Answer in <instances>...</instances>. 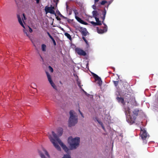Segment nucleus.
I'll use <instances>...</instances> for the list:
<instances>
[{
  "instance_id": "f257e3e1",
  "label": "nucleus",
  "mask_w": 158,
  "mask_h": 158,
  "mask_svg": "<svg viewBox=\"0 0 158 158\" xmlns=\"http://www.w3.org/2000/svg\"><path fill=\"white\" fill-rule=\"evenodd\" d=\"M17 17L19 23L23 28V31L24 34L31 40L35 47V49L39 53L40 45L39 40L36 38L32 39L31 37V33L33 31L32 30L29 26L25 24L24 25V20L26 19L24 14H23V15L21 16V17L19 15H18Z\"/></svg>"
},
{
  "instance_id": "f03ea898",
  "label": "nucleus",
  "mask_w": 158,
  "mask_h": 158,
  "mask_svg": "<svg viewBox=\"0 0 158 158\" xmlns=\"http://www.w3.org/2000/svg\"><path fill=\"white\" fill-rule=\"evenodd\" d=\"M139 110L138 109H135L132 112L130 111L129 107L125 108V114L127 116V120L131 124L134 123L138 115Z\"/></svg>"
},
{
  "instance_id": "7ed1b4c3",
  "label": "nucleus",
  "mask_w": 158,
  "mask_h": 158,
  "mask_svg": "<svg viewBox=\"0 0 158 158\" xmlns=\"http://www.w3.org/2000/svg\"><path fill=\"white\" fill-rule=\"evenodd\" d=\"M52 133L55 139V140L53 138H50V140L55 148H56L58 151H60L61 150V148L58 144L57 142L60 144L64 151L66 153H68L69 152V149L68 148L66 145L64 144L61 140L59 139L58 137L57 136L56 134L54 131H52Z\"/></svg>"
},
{
  "instance_id": "20e7f679",
  "label": "nucleus",
  "mask_w": 158,
  "mask_h": 158,
  "mask_svg": "<svg viewBox=\"0 0 158 158\" xmlns=\"http://www.w3.org/2000/svg\"><path fill=\"white\" fill-rule=\"evenodd\" d=\"M80 141V138L78 137L73 138L72 137H70L68 139V142L70 145L71 149H76L78 147Z\"/></svg>"
},
{
  "instance_id": "39448f33",
  "label": "nucleus",
  "mask_w": 158,
  "mask_h": 158,
  "mask_svg": "<svg viewBox=\"0 0 158 158\" xmlns=\"http://www.w3.org/2000/svg\"><path fill=\"white\" fill-rule=\"evenodd\" d=\"M70 115L69 120V126L71 127L75 125L78 122L77 116L75 114L74 111L71 110L69 112Z\"/></svg>"
},
{
  "instance_id": "423d86ee",
  "label": "nucleus",
  "mask_w": 158,
  "mask_h": 158,
  "mask_svg": "<svg viewBox=\"0 0 158 158\" xmlns=\"http://www.w3.org/2000/svg\"><path fill=\"white\" fill-rule=\"evenodd\" d=\"M102 16H101V18L102 19L103 21H102V23L104 25V26L103 27V29H99L98 27H97V31L98 33L99 34H102L105 32H106L107 30V26L105 24V23L104 22V21L105 18V16L106 14V11L105 9H104V10L102 11Z\"/></svg>"
},
{
  "instance_id": "0eeeda50",
  "label": "nucleus",
  "mask_w": 158,
  "mask_h": 158,
  "mask_svg": "<svg viewBox=\"0 0 158 158\" xmlns=\"http://www.w3.org/2000/svg\"><path fill=\"white\" fill-rule=\"evenodd\" d=\"M130 93L128 91V90H126L123 91L122 93V95L124 97V99L125 102L127 103L131 102L132 99L133 98H132L130 94Z\"/></svg>"
},
{
  "instance_id": "6e6552de",
  "label": "nucleus",
  "mask_w": 158,
  "mask_h": 158,
  "mask_svg": "<svg viewBox=\"0 0 158 158\" xmlns=\"http://www.w3.org/2000/svg\"><path fill=\"white\" fill-rule=\"evenodd\" d=\"M140 136L143 140H145L148 136L147 133L146 131L144 129H141L140 133Z\"/></svg>"
},
{
  "instance_id": "1a4fd4ad",
  "label": "nucleus",
  "mask_w": 158,
  "mask_h": 158,
  "mask_svg": "<svg viewBox=\"0 0 158 158\" xmlns=\"http://www.w3.org/2000/svg\"><path fill=\"white\" fill-rule=\"evenodd\" d=\"M46 74L47 77V78H48V80L50 82V84L53 87V88L56 89V87L55 84L52 81L51 76L49 74V73L47 72H46Z\"/></svg>"
},
{
  "instance_id": "9d476101",
  "label": "nucleus",
  "mask_w": 158,
  "mask_h": 158,
  "mask_svg": "<svg viewBox=\"0 0 158 158\" xmlns=\"http://www.w3.org/2000/svg\"><path fill=\"white\" fill-rule=\"evenodd\" d=\"M78 30L83 36H86L88 33L86 28L82 27H79Z\"/></svg>"
},
{
  "instance_id": "9b49d317",
  "label": "nucleus",
  "mask_w": 158,
  "mask_h": 158,
  "mask_svg": "<svg viewBox=\"0 0 158 158\" xmlns=\"http://www.w3.org/2000/svg\"><path fill=\"white\" fill-rule=\"evenodd\" d=\"M76 52L79 55L81 56H85L86 54L85 51L79 48L76 49Z\"/></svg>"
},
{
  "instance_id": "f8f14e48",
  "label": "nucleus",
  "mask_w": 158,
  "mask_h": 158,
  "mask_svg": "<svg viewBox=\"0 0 158 158\" xmlns=\"http://www.w3.org/2000/svg\"><path fill=\"white\" fill-rule=\"evenodd\" d=\"M45 10L46 12V14L48 13H49L51 14H53L55 15L56 16V14L55 13L54 10H52L49 7L46 6L45 7Z\"/></svg>"
},
{
  "instance_id": "ddd939ff",
  "label": "nucleus",
  "mask_w": 158,
  "mask_h": 158,
  "mask_svg": "<svg viewBox=\"0 0 158 158\" xmlns=\"http://www.w3.org/2000/svg\"><path fill=\"white\" fill-rule=\"evenodd\" d=\"M93 75L95 78V80L96 81H98L99 84V85L101 84H102V81L101 78L99 77V76L97 74L94 73H93Z\"/></svg>"
},
{
  "instance_id": "4468645a",
  "label": "nucleus",
  "mask_w": 158,
  "mask_h": 158,
  "mask_svg": "<svg viewBox=\"0 0 158 158\" xmlns=\"http://www.w3.org/2000/svg\"><path fill=\"white\" fill-rule=\"evenodd\" d=\"M93 75L95 78V80L96 81H98L99 84V85L101 84H102V81L101 78L99 77V76L97 74L94 73H93Z\"/></svg>"
},
{
  "instance_id": "2eb2a0df",
  "label": "nucleus",
  "mask_w": 158,
  "mask_h": 158,
  "mask_svg": "<svg viewBox=\"0 0 158 158\" xmlns=\"http://www.w3.org/2000/svg\"><path fill=\"white\" fill-rule=\"evenodd\" d=\"M93 75L95 78V80L96 81H98L99 84V85L101 84H102V81L101 78L99 77V76L97 74L94 73H93Z\"/></svg>"
},
{
  "instance_id": "dca6fc26",
  "label": "nucleus",
  "mask_w": 158,
  "mask_h": 158,
  "mask_svg": "<svg viewBox=\"0 0 158 158\" xmlns=\"http://www.w3.org/2000/svg\"><path fill=\"white\" fill-rule=\"evenodd\" d=\"M93 75L95 78V80L96 81H98L99 84V85L101 84H102V81L101 78L99 77V76L97 74L94 73H93Z\"/></svg>"
},
{
  "instance_id": "f3484780",
  "label": "nucleus",
  "mask_w": 158,
  "mask_h": 158,
  "mask_svg": "<svg viewBox=\"0 0 158 158\" xmlns=\"http://www.w3.org/2000/svg\"><path fill=\"white\" fill-rule=\"evenodd\" d=\"M93 75L95 78V80L96 81H98L99 84V85L101 84H102V81L101 78L99 77V76L97 74L94 73H93Z\"/></svg>"
},
{
  "instance_id": "a211bd4d",
  "label": "nucleus",
  "mask_w": 158,
  "mask_h": 158,
  "mask_svg": "<svg viewBox=\"0 0 158 158\" xmlns=\"http://www.w3.org/2000/svg\"><path fill=\"white\" fill-rule=\"evenodd\" d=\"M116 99L119 103H121L123 105H124L126 103L124 98L117 97H116Z\"/></svg>"
},
{
  "instance_id": "6ab92c4d",
  "label": "nucleus",
  "mask_w": 158,
  "mask_h": 158,
  "mask_svg": "<svg viewBox=\"0 0 158 158\" xmlns=\"http://www.w3.org/2000/svg\"><path fill=\"white\" fill-rule=\"evenodd\" d=\"M75 18L76 20L80 23L85 25H87L88 24V23H87L85 22H84L83 20H82L80 18L78 17L77 16H75Z\"/></svg>"
},
{
  "instance_id": "aec40b11",
  "label": "nucleus",
  "mask_w": 158,
  "mask_h": 158,
  "mask_svg": "<svg viewBox=\"0 0 158 158\" xmlns=\"http://www.w3.org/2000/svg\"><path fill=\"white\" fill-rule=\"evenodd\" d=\"M41 50L44 52H46L47 50V46L45 44H42L41 45Z\"/></svg>"
},
{
  "instance_id": "412c9836",
  "label": "nucleus",
  "mask_w": 158,
  "mask_h": 158,
  "mask_svg": "<svg viewBox=\"0 0 158 158\" xmlns=\"http://www.w3.org/2000/svg\"><path fill=\"white\" fill-rule=\"evenodd\" d=\"M93 16L94 18L97 17L98 15V13L97 10H94L92 11Z\"/></svg>"
},
{
  "instance_id": "4be33fe9",
  "label": "nucleus",
  "mask_w": 158,
  "mask_h": 158,
  "mask_svg": "<svg viewBox=\"0 0 158 158\" xmlns=\"http://www.w3.org/2000/svg\"><path fill=\"white\" fill-rule=\"evenodd\" d=\"M63 130L62 128H60L58 129V134L59 136H61L62 134Z\"/></svg>"
},
{
  "instance_id": "5701e85b",
  "label": "nucleus",
  "mask_w": 158,
  "mask_h": 158,
  "mask_svg": "<svg viewBox=\"0 0 158 158\" xmlns=\"http://www.w3.org/2000/svg\"><path fill=\"white\" fill-rule=\"evenodd\" d=\"M64 35L66 36L70 40H72V37L68 33L66 32L64 33Z\"/></svg>"
},
{
  "instance_id": "b1692460",
  "label": "nucleus",
  "mask_w": 158,
  "mask_h": 158,
  "mask_svg": "<svg viewBox=\"0 0 158 158\" xmlns=\"http://www.w3.org/2000/svg\"><path fill=\"white\" fill-rule=\"evenodd\" d=\"M94 18L95 19L96 23L98 24L99 25H102V23L101 22V21L99 20L98 18H97V17Z\"/></svg>"
},
{
  "instance_id": "393cba45",
  "label": "nucleus",
  "mask_w": 158,
  "mask_h": 158,
  "mask_svg": "<svg viewBox=\"0 0 158 158\" xmlns=\"http://www.w3.org/2000/svg\"><path fill=\"white\" fill-rule=\"evenodd\" d=\"M90 23L94 26H96L97 25H99L96 22H95L93 21H91Z\"/></svg>"
},
{
  "instance_id": "a878e982",
  "label": "nucleus",
  "mask_w": 158,
  "mask_h": 158,
  "mask_svg": "<svg viewBox=\"0 0 158 158\" xmlns=\"http://www.w3.org/2000/svg\"><path fill=\"white\" fill-rule=\"evenodd\" d=\"M62 158H71L70 155L67 154L64 155Z\"/></svg>"
},
{
  "instance_id": "bb28decb",
  "label": "nucleus",
  "mask_w": 158,
  "mask_h": 158,
  "mask_svg": "<svg viewBox=\"0 0 158 158\" xmlns=\"http://www.w3.org/2000/svg\"><path fill=\"white\" fill-rule=\"evenodd\" d=\"M48 69L49 71L51 72L52 73L53 72V68L51 66H48Z\"/></svg>"
},
{
  "instance_id": "cd10ccee",
  "label": "nucleus",
  "mask_w": 158,
  "mask_h": 158,
  "mask_svg": "<svg viewBox=\"0 0 158 158\" xmlns=\"http://www.w3.org/2000/svg\"><path fill=\"white\" fill-rule=\"evenodd\" d=\"M113 82H114V83L115 85V86L116 87H117L118 84V81H113Z\"/></svg>"
},
{
  "instance_id": "c85d7f7f",
  "label": "nucleus",
  "mask_w": 158,
  "mask_h": 158,
  "mask_svg": "<svg viewBox=\"0 0 158 158\" xmlns=\"http://www.w3.org/2000/svg\"><path fill=\"white\" fill-rule=\"evenodd\" d=\"M51 39L52 40L53 43L54 45V46H56V42L55 40H54V38H53V37Z\"/></svg>"
},
{
  "instance_id": "c756f323",
  "label": "nucleus",
  "mask_w": 158,
  "mask_h": 158,
  "mask_svg": "<svg viewBox=\"0 0 158 158\" xmlns=\"http://www.w3.org/2000/svg\"><path fill=\"white\" fill-rule=\"evenodd\" d=\"M82 38L83 39V40L85 41V43L87 44H88V42L87 41V40H86L85 38L83 36L82 37Z\"/></svg>"
},
{
  "instance_id": "7c9ffc66",
  "label": "nucleus",
  "mask_w": 158,
  "mask_h": 158,
  "mask_svg": "<svg viewBox=\"0 0 158 158\" xmlns=\"http://www.w3.org/2000/svg\"><path fill=\"white\" fill-rule=\"evenodd\" d=\"M107 2L105 0L102 1L100 3L102 5H104Z\"/></svg>"
},
{
  "instance_id": "2f4dec72",
  "label": "nucleus",
  "mask_w": 158,
  "mask_h": 158,
  "mask_svg": "<svg viewBox=\"0 0 158 158\" xmlns=\"http://www.w3.org/2000/svg\"><path fill=\"white\" fill-rule=\"evenodd\" d=\"M45 154L48 158H50V156L47 151H45Z\"/></svg>"
},
{
  "instance_id": "473e14b6",
  "label": "nucleus",
  "mask_w": 158,
  "mask_h": 158,
  "mask_svg": "<svg viewBox=\"0 0 158 158\" xmlns=\"http://www.w3.org/2000/svg\"><path fill=\"white\" fill-rule=\"evenodd\" d=\"M67 12L69 13V15H70L72 14V10L70 9H69V11Z\"/></svg>"
},
{
  "instance_id": "72a5a7b5",
  "label": "nucleus",
  "mask_w": 158,
  "mask_h": 158,
  "mask_svg": "<svg viewBox=\"0 0 158 158\" xmlns=\"http://www.w3.org/2000/svg\"><path fill=\"white\" fill-rule=\"evenodd\" d=\"M40 154L41 158H47L45 157V156L44 154Z\"/></svg>"
},
{
  "instance_id": "f704fd0d",
  "label": "nucleus",
  "mask_w": 158,
  "mask_h": 158,
  "mask_svg": "<svg viewBox=\"0 0 158 158\" xmlns=\"http://www.w3.org/2000/svg\"><path fill=\"white\" fill-rule=\"evenodd\" d=\"M92 8L94 10H95L96 9V5L95 4L94 5H93L92 6Z\"/></svg>"
},
{
  "instance_id": "c9c22d12",
  "label": "nucleus",
  "mask_w": 158,
  "mask_h": 158,
  "mask_svg": "<svg viewBox=\"0 0 158 158\" xmlns=\"http://www.w3.org/2000/svg\"><path fill=\"white\" fill-rule=\"evenodd\" d=\"M47 34L50 39H51L52 38V37L51 35L49 33V32H47Z\"/></svg>"
},
{
  "instance_id": "e433bc0d",
  "label": "nucleus",
  "mask_w": 158,
  "mask_h": 158,
  "mask_svg": "<svg viewBox=\"0 0 158 158\" xmlns=\"http://www.w3.org/2000/svg\"><path fill=\"white\" fill-rule=\"evenodd\" d=\"M79 112H80L81 115V116L83 117V118H84V116H83V115L82 114V113L81 111L80 110H79Z\"/></svg>"
},
{
  "instance_id": "4c0bfd02",
  "label": "nucleus",
  "mask_w": 158,
  "mask_h": 158,
  "mask_svg": "<svg viewBox=\"0 0 158 158\" xmlns=\"http://www.w3.org/2000/svg\"><path fill=\"white\" fill-rule=\"evenodd\" d=\"M77 84H78V86L80 88H81V83H80V82H79V81H78V83H77Z\"/></svg>"
},
{
  "instance_id": "58836bf2",
  "label": "nucleus",
  "mask_w": 158,
  "mask_h": 158,
  "mask_svg": "<svg viewBox=\"0 0 158 158\" xmlns=\"http://www.w3.org/2000/svg\"><path fill=\"white\" fill-rule=\"evenodd\" d=\"M54 2H55L56 6H57V3L58 2L59 0H53Z\"/></svg>"
},
{
  "instance_id": "ea45409f",
  "label": "nucleus",
  "mask_w": 158,
  "mask_h": 158,
  "mask_svg": "<svg viewBox=\"0 0 158 158\" xmlns=\"http://www.w3.org/2000/svg\"><path fill=\"white\" fill-rule=\"evenodd\" d=\"M66 10L67 11V12H68L69 11V9H70L68 7V5H66Z\"/></svg>"
},
{
  "instance_id": "a19ab883",
  "label": "nucleus",
  "mask_w": 158,
  "mask_h": 158,
  "mask_svg": "<svg viewBox=\"0 0 158 158\" xmlns=\"http://www.w3.org/2000/svg\"><path fill=\"white\" fill-rule=\"evenodd\" d=\"M101 125L102 126V127L103 129L104 130L105 128V127H104V126H103V124L102 123H101Z\"/></svg>"
},
{
  "instance_id": "79ce46f5",
  "label": "nucleus",
  "mask_w": 158,
  "mask_h": 158,
  "mask_svg": "<svg viewBox=\"0 0 158 158\" xmlns=\"http://www.w3.org/2000/svg\"><path fill=\"white\" fill-rule=\"evenodd\" d=\"M59 15H60V16L61 17H62L64 18H65V17H64V16H63L62 15H61V14Z\"/></svg>"
},
{
  "instance_id": "37998d69",
  "label": "nucleus",
  "mask_w": 158,
  "mask_h": 158,
  "mask_svg": "<svg viewBox=\"0 0 158 158\" xmlns=\"http://www.w3.org/2000/svg\"><path fill=\"white\" fill-rule=\"evenodd\" d=\"M49 7H50L52 9V10H53L55 9L54 7V6H51Z\"/></svg>"
},
{
  "instance_id": "c03bdc74",
  "label": "nucleus",
  "mask_w": 158,
  "mask_h": 158,
  "mask_svg": "<svg viewBox=\"0 0 158 158\" xmlns=\"http://www.w3.org/2000/svg\"><path fill=\"white\" fill-rule=\"evenodd\" d=\"M73 10L74 13H75V12L77 13V10L75 9H74Z\"/></svg>"
},
{
  "instance_id": "a18cd8bd",
  "label": "nucleus",
  "mask_w": 158,
  "mask_h": 158,
  "mask_svg": "<svg viewBox=\"0 0 158 158\" xmlns=\"http://www.w3.org/2000/svg\"><path fill=\"white\" fill-rule=\"evenodd\" d=\"M99 1V0H94V3L96 4V3Z\"/></svg>"
},
{
  "instance_id": "49530a36",
  "label": "nucleus",
  "mask_w": 158,
  "mask_h": 158,
  "mask_svg": "<svg viewBox=\"0 0 158 158\" xmlns=\"http://www.w3.org/2000/svg\"><path fill=\"white\" fill-rule=\"evenodd\" d=\"M74 14L75 15V16H77V15L78 14V12H77V13L75 12V13H74Z\"/></svg>"
},
{
  "instance_id": "de8ad7c7",
  "label": "nucleus",
  "mask_w": 158,
  "mask_h": 158,
  "mask_svg": "<svg viewBox=\"0 0 158 158\" xmlns=\"http://www.w3.org/2000/svg\"><path fill=\"white\" fill-rule=\"evenodd\" d=\"M97 121L100 124H101V123H102L101 122H100V121H99L98 119L97 120Z\"/></svg>"
},
{
  "instance_id": "09e8293b",
  "label": "nucleus",
  "mask_w": 158,
  "mask_h": 158,
  "mask_svg": "<svg viewBox=\"0 0 158 158\" xmlns=\"http://www.w3.org/2000/svg\"><path fill=\"white\" fill-rule=\"evenodd\" d=\"M36 3H39V0H36Z\"/></svg>"
},
{
  "instance_id": "8fccbe9b",
  "label": "nucleus",
  "mask_w": 158,
  "mask_h": 158,
  "mask_svg": "<svg viewBox=\"0 0 158 158\" xmlns=\"http://www.w3.org/2000/svg\"><path fill=\"white\" fill-rule=\"evenodd\" d=\"M61 13H60V12L58 11V12L57 13V14L59 15H60Z\"/></svg>"
},
{
  "instance_id": "3c124183",
  "label": "nucleus",
  "mask_w": 158,
  "mask_h": 158,
  "mask_svg": "<svg viewBox=\"0 0 158 158\" xmlns=\"http://www.w3.org/2000/svg\"><path fill=\"white\" fill-rule=\"evenodd\" d=\"M56 19H57L58 20H60V18H58V17H56Z\"/></svg>"
},
{
  "instance_id": "603ef678",
  "label": "nucleus",
  "mask_w": 158,
  "mask_h": 158,
  "mask_svg": "<svg viewBox=\"0 0 158 158\" xmlns=\"http://www.w3.org/2000/svg\"><path fill=\"white\" fill-rule=\"evenodd\" d=\"M40 57H41V58H42V57H41L40 56Z\"/></svg>"
},
{
  "instance_id": "864d4df0",
  "label": "nucleus",
  "mask_w": 158,
  "mask_h": 158,
  "mask_svg": "<svg viewBox=\"0 0 158 158\" xmlns=\"http://www.w3.org/2000/svg\"><path fill=\"white\" fill-rule=\"evenodd\" d=\"M86 94H87V93L86 92H85Z\"/></svg>"
},
{
  "instance_id": "5fc2aeb1",
  "label": "nucleus",
  "mask_w": 158,
  "mask_h": 158,
  "mask_svg": "<svg viewBox=\"0 0 158 158\" xmlns=\"http://www.w3.org/2000/svg\"><path fill=\"white\" fill-rule=\"evenodd\" d=\"M61 29H62V30H63V28H61Z\"/></svg>"
}]
</instances>
